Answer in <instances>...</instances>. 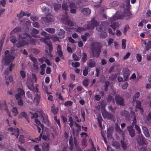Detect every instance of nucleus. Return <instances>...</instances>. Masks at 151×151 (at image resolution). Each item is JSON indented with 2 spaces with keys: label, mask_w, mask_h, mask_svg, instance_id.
<instances>
[{
  "label": "nucleus",
  "mask_w": 151,
  "mask_h": 151,
  "mask_svg": "<svg viewBox=\"0 0 151 151\" xmlns=\"http://www.w3.org/2000/svg\"><path fill=\"white\" fill-rule=\"evenodd\" d=\"M82 58L81 60L83 62H84L87 60V55L86 53L83 52L82 54Z\"/></svg>",
  "instance_id": "obj_36"
},
{
  "label": "nucleus",
  "mask_w": 151,
  "mask_h": 151,
  "mask_svg": "<svg viewBox=\"0 0 151 151\" xmlns=\"http://www.w3.org/2000/svg\"><path fill=\"white\" fill-rule=\"evenodd\" d=\"M49 147V145L47 143H44L43 144V149L45 150H47L48 149Z\"/></svg>",
  "instance_id": "obj_45"
},
{
  "label": "nucleus",
  "mask_w": 151,
  "mask_h": 151,
  "mask_svg": "<svg viewBox=\"0 0 151 151\" xmlns=\"http://www.w3.org/2000/svg\"><path fill=\"white\" fill-rule=\"evenodd\" d=\"M139 96V93L137 92L134 96V97L133 98V100L132 101V103L133 104L136 103V107L138 108L139 109L141 110V103L140 101H137V98H138Z\"/></svg>",
  "instance_id": "obj_9"
},
{
  "label": "nucleus",
  "mask_w": 151,
  "mask_h": 151,
  "mask_svg": "<svg viewBox=\"0 0 151 151\" xmlns=\"http://www.w3.org/2000/svg\"><path fill=\"white\" fill-rule=\"evenodd\" d=\"M30 19L31 20L33 21H37L38 20V17L34 15L31 16L30 17Z\"/></svg>",
  "instance_id": "obj_52"
},
{
  "label": "nucleus",
  "mask_w": 151,
  "mask_h": 151,
  "mask_svg": "<svg viewBox=\"0 0 151 151\" xmlns=\"http://www.w3.org/2000/svg\"><path fill=\"white\" fill-rule=\"evenodd\" d=\"M20 74L23 78H24L26 76V73L23 71H20Z\"/></svg>",
  "instance_id": "obj_62"
},
{
  "label": "nucleus",
  "mask_w": 151,
  "mask_h": 151,
  "mask_svg": "<svg viewBox=\"0 0 151 151\" xmlns=\"http://www.w3.org/2000/svg\"><path fill=\"white\" fill-rule=\"evenodd\" d=\"M100 51V48L99 47L94 48L92 50V53L93 56L97 58L98 57L99 55Z\"/></svg>",
  "instance_id": "obj_14"
},
{
  "label": "nucleus",
  "mask_w": 151,
  "mask_h": 151,
  "mask_svg": "<svg viewBox=\"0 0 151 151\" xmlns=\"http://www.w3.org/2000/svg\"><path fill=\"white\" fill-rule=\"evenodd\" d=\"M35 121L36 125L37 127L38 132L40 133L41 128H42L43 129V126L40 124V122L38 119H36Z\"/></svg>",
  "instance_id": "obj_17"
},
{
  "label": "nucleus",
  "mask_w": 151,
  "mask_h": 151,
  "mask_svg": "<svg viewBox=\"0 0 151 151\" xmlns=\"http://www.w3.org/2000/svg\"><path fill=\"white\" fill-rule=\"evenodd\" d=\"M89 83V79L88 78L85 79L83 82V84L85 86H87Z\"/></svg>",
  "instance_id": "obj_42"
},
{
  "label": "nucleus",
  "mask_w": 151,
  "mask_h": 151,
  "mask_svg": "<svg viewBox=\"0 0 151 151\" xmlns=\"http://www.w3.org/2000/svg\"><path fill=\"white\" fill-rule=\"evenodd\" d=\"M73 104V102L71 101H67L64 103V105L65 106H70L71 105Z\"/></svg>",
  "instance_id": "obj_47"
},
{
  "label": "nucleus",
  "mask_w": 151,
  "mask_h": 151,
  "mask_svg": "<svg viewBox=\"0 0 151 151\" xmlns=\"http://www.w3.org/2000/svg\"><path fill=\"white\" fill-rule=\"evenodd\" d=\"M61 19L63 23L70 26H72L73 25V23L69 20L68 17L66 14L63 16V18Z\"/></svg>",
  "instance_id": "obj_8"
},
{
  "label": "nucleus",
  "mask_w": 151,
  "mask_h": 151,
  "mask_svg": "<svg viewBox=\"0 0 151 151\" xmlns=\"http://www.w3.org/2000/svg\"><path fill=\"white\" fill-rule=\"evenodd\" d=\"M122 72L124 80H127L128 76L130 74L129 70L128 68H126L123 70Z\"/></svg>",
  "instance_id": "obj_12"
},
{
  "label": "nucleus",
  "mask_w": 151,
  "mask_h": 151,
  "mask_svg": "<svg viewBox=\"0 0 151 151\" xmlns=\"http://www.w3.org/2000/svg\"><path fill=\"white\" fill-rule=\"evenodd\" d=\"M129 29V26L128 25H127L125 26V27L124 29L123 32V33L124 34L126 35V34L127 32V31L128 30V29Z\"/></svg>",
  "instance_id": "obj_44"
},
{
  "label": "nucleus",
  "mask_w": 151,
  "mask_h": 151,
  "mask_svg": "<svg viewBox=\"0 0 151 151\" xmlns=\"http://www.w3.org/2000/svg\"><path fill=\"white\" fill-rule=\"evenodd\" d=\"M51 111L54 114H56L58 112V109L55 108V106L53 105L51 106Z\"/></svg>",
  "instance_id": "obj_31"
},
{
  "label": "nucleus",
  "mask_w": 151,
  "mask_h": 151,
  "mask_svg": "<svg viewBox=\"0 0 151 151\" xmlns=\"http://www.w3.org/2000/svg\"><path fill=\"white\" fill-rule=\"evenodd\" d=\"M131 112H132V116L133 117V118H134V120L132 122V124H135L136 122V117L134 113L132 111H131Z\"/></svg>",
  "instance_id": "obj_53"
},
{
  "label": "nucleus",
  "mask_w": 151,
  "mask_h": 151,
  "mask_svg": "<svg viewBox=\"0 0 151 151\" xmlns=\"http://www.w3.org/2000/svg\"><path fill=\"white\" fill-rule=\"evenodd\" d=\"M109 84V82H106L105 83V84L104 85V89L106 91H107V87Z\"/></svg>",
  "instance_id": "obj_58"
},
{
  "label": "nucleus",
  "mask_w": 151,
  "mask_h": 151,
  "mask_svg": "<svg viewBox=\"0 0 151 151\" xmlns=\"http://www.w3.org/2000/svg\"><path fill=\"white\" fill-rule=\"evenodd\" d=\"M110 5L111 6H117L118 4V2L117 1H113L110 4Z\"/></svg>",
  "instance_id": "obj_51"
},
{
  "label": "nucleus",
  "mask_w": 151,
  "mask_h": 151,
  "mask_svg": "<svg viewBox=\"0 0 151 151\" xmlns=\"http://www.w3.org/2000/svg\"><path fill=\"white\" fill-rule=\"evenodd\" d=\"M25 35L27 37L26 39H25V37L22 36L21 34H19L17 35V36L18 37V40L19 41L17 43H16L17 41L16 37L14 36L11 37L10 41L12 43H13L17 47H19L23 46L28 43L26 41V40H27V41L29 42V40H28V39L30 38V36L29 35L26 33Z\"/></svg>",
  "instance_id": "obj_2"
},
{
  "label": "nucleus",
  "mask_w": 151,
  "mask_h": 151,
  "mask_svg": "<svg viewBox=\"0 0 151 151\" xmlns=\"http://www.w3.org/2000/svg\"><path fill=\"white\" fill-rule=\"evenodd\" d=\"M142 129L143 130V132L145 134V136L147 137H150V135L149 133L148 130L146 127L143 126Z\"/></svg>",
  "instance_id": "obj_22"
},
{
  "label": "nucleus",
  "mask_w": 151,
  "mask_h": 151,
  "mask_svg": "<svg viewBox=\"0 0 151 151\" xmlns=\"http://www.w3.org/2000/svg\"><path fill=\"white\" fill-rule=\"evenodd\" d=\"M61 7V5L60 4H56L54 6V9L55 10L57 11L59 10Z\"/></svg>",
  "instance_id": "obj_43"
},
{
  "label": "nucleus",
  "mask_w": 151,
  "mask_h": 151,
  "mask_svg": "<svg viewBox=\"0 0 151 151\" xmlns=\"http://www.w3.org/2000/svg\"><path fill=\"white\" fill-rule=\"evenodd\" d=\"M128 86V83H125L122 86V88L124 89H126L127 88Z\"/></svg>",
  "instance_id": "obj_59"
},
{
  "label": "nucleus",
  "mask_w": 151,
  "mask_h": 151,
  "mask_svg": "<svg viewBox=\"0 0 151 151\" xmlns=\"http://www.w3.org/2000/svg\"><path fill=\"white\" fill-rule=\"evenodd\" d=\"M18 93L16 95V98L17 99H19L20 98L21 96L24 95V91L21 89H18Z\"/></svg>",
  "instance_id": "obj_16"
},
{
  "label": "nucleus",
  "mask_w": 151,
  "mask_h": 151,
  "mask_svg": "<svg viewBox=\"0 0 151 151\" xmlns=\"http://www.w3.org/2000/svg\"><path fill=\"white\" fill-rule=\"evenodd\" d=\"M81 12L84 15H87L89 14L91 12V10L88 8H84L81 10Z\"/></svg>",
  "instance_id": "obj_19"
},
{
  "label": "nucleus",
  "mask_w": 151,
  "mask_h": 151,
  "mask_svg": "<svg viewBox=\"0 0 151 151\" xmlns=\"http://www.w3.org/2000/svg\"><path fill=\"white\" fill-rule=\"evenodd\" d=\"M12 112L14 116H16L18 114V111L17 108L15 107H13L12 109Z\"/></svg>",
  "instance_id": "obj_32"
},
{
  "label": "nucleus",
  "mask_w": 151,
  "mask_h": 151,
  "mask_svg": "<svg viewBox=\"0 0 151 151\" xmlns=\"http://www.w3.org/2000/svg\"><path fill=\"white\" fill-rule=\"evenodd\" d=\"M32 80L31 78H28L27 80L26 85L27 87L30 90L33 91L34 90V87L33 84V81H36V77L35 75L32 74Z\"/></svg>",
  "instance_id": "obj_5"
},
{
  "label": "nucleus",
  "mask_w": 151,
  "mask_h": 151,
  "mask_svg": "<svg viewBox=\"0 0 151 151\" xmlns=\"http://www.w3.org/2000/svg\"><path fill=\"white\" fill-rule=\"evenodd\" d=\"M68 122H69V124L70 127H72L73 124V122L72 117H70L68 120Z\"/></svg>",
  "instance_id": "obj_41"
},
{
  "label": "nucleus",
  "mask_w": 151,
  "mask_h": 151,
  "mask_svg": "<svg viewBox=\"0 0 151 151\" xmlns=\"http://www.w3.org/2000/svg\"><path fill=\"white\" fill-rule=\"evenodd\" d=\"M52 38L54 41H56L58 40V38L55 35H52L51 36H50V39Z\"/></svg>",
  "instance_id": "obj_54"
},
{
  "label": "nucleus",
  "mask_w": 151,
  "mask_h": 151,
  "mask_svg": "<svg viewBox=\"0 0 151 151\" xmlns=\"http://www.w3.org/2000/svg\"><path fill=\"white\" fill-rule=\"evenodd\" d=\"M21 30V28L20 27H17L14 29V30L11 33L12 34L14 33H16Z\"/></svg>",
  "instance_id": "obj_46"
},
{
  "label": "nucleus",
  "mask_w": 151,
  "mask_h": 151,
  "mask_svg": "<svg viewBox=\"0 0 151 151\" xmlns=\"http://www.w3.org/2000/svg\"><path fill=\"white\" fill-rule=\"evenodd\" d=\"M69 6L70 13L73 14L76 13L77 8L75 3L73 2L69 4Z\"/></svg>",
  "instance_id": "obj_10"
},
{
  "label": "nucleus",
  "mask_w": 151,
  "mask_h": 151,
  "mask_svg": "<svg viewBox=\"0 0 151 151\" xmlns=\"http://www.w3.org/2000/svg\"><path fill=\"white\" fill-rule=\"evenodd\" d=\"M24 117L25 119H26L27 121L29 122V121L28 119L27 116L26 115V113L24 112H22L20 113L19 116V118H21L22 117Z\"/></svg>",
  "instance_id": "obj_24"
},
{
  "label": "nucleus",
  "mask_w": 151,
  "mask_h": 151,
  "mask_svg": "<svg viewBox=\"0 0 151 151\" xmlns=\"http://www.w3.org/2000/svg\"><path fill=\"white\" fill-rule=\"evenodd\" d=\"M45 30L47 32L51 34L54 33L55 32V29L53 28H47L45 29Z\"/></svg>",
  "instance_id": "obj_29"
},
{
  "label": "nucleus",
  "mask_w": 151,
  "mask_h": 151,
  "mask_svg": "<svg viewBox=\"0 0 151 151\" xmlns=\"http://www.w3.org/2000/svg\"><path fill=\"white\" fill-rule=\"evenodd\" d=\"M41 35H43L45 37L44 38H41L40 39V40L45 43L47 45V48L49 49L50 52L52 50V47L51 44L50 42H47L46 40H49L50 39V35H47V33L43 31L41 33Z\"/></svg>",
  "instance_id": "obj_3"
},
{
  "label": "nucleus",
  "mask_w": 151,
  "mask_h": 151,
  "mask_svg": "<svg viewBox=\"0 0 151 151\" xmlns=\"http://www.w3.org/2000/svg\"><path fill=\"white\" fill-rule=\"evenodd\" d=\"M38 31L35 29H33L31 33V35L35 37H36L35 35L36 34H37L38 33Z\"/></svg>",
  "instance_id": "obj_33"
},
{
  "label": "nucleus",
  "mask_w": 151,
  "mask_h": 151,
  "mask_svg": "<svg viewBox=\"0 0 151 151\" xmlns=\"http://www.w3.org/2000/svg\"><path fill=\"white\" fill-rule=\"evenodd\" d=\"M89 34L88 33H85L84 35L81 36V38L84 42H85L86 41L87 38L89 37Z\"/></svg>",
  "instance_id": "obj_30"
},
{
  "label": "nucleus",
  "mask_w": 151,
  "mask_h": 151,
  "mask_svg": "<svg viewBox=\"0 0 151 151\" xmlns=\"http://www.w3.org/2000/svg\"><path fill=\"white\" fill-rule=\"evenodd\" d=\"M121 144L122 147L124 149H125L126 148L127 145L123 141H121Z\"/></svg>",
  "instance_id": "obj_56"
},
{
  "label": "nucleus",
  "mask_w": 151,
  "mask_h": 151,
  "mask_svg": "<svg viewBox=\"0 0 151 151\" xmlns=\"http://www.w3.org/2000/svg\"><path fill=\"white\" fill-rule=\"evenodd\" d=\"M81 135L82 137H83V136H84L83 137V138L82 140V145L83 147H85L87 145V143L85 139H84V138L87 137V135L86 133L82 132L81 134Z\"/></svg>",
  "instance_id": "obj_15"
},
{
  "label": "nucleus",
  "mask_w": 151,
  "mask_h": 151,
  "mask_svg": "<svg viewBox=\"0 0 151 151\" xmlns=\"http://www.w3.org/2000/svg\"><path fill=\"white\" fill-rule=\"evenodd\" d=\"M102 115L104 118L108 119H112L113 117L112 115L109 114L106 111H104L102 113Z\"/></svg>",
  "instance_id": "obj_18"
},
{
  "label": "nucleus",
  "mask_w": 151,
  "mask_h": 151,
  "mask_svg": "<svg viewBox=\"0 0 151 151\" xmlns=\"http://www.w3.org/2000/svg\"><path fill=\"white\" fill-rule=\"evenodd\" d=\"M80 65V63L78 62H76L75 63H72V65L73 67L77 68Z\"/></svg>",
  "instance_id": "obj_50"
},
{
  "label": "nucleus",
  "mask_w": 151,
  "mask_h": 151,
  "mask_svg": "<svg viewBox=\"0 0 151 151\" xmlns=\"http://www.w3.org/2000/svg\"><path fill=\"white\" fill-rule=\"evenodd\" d=\"M26 14L24 12H23L21 11L20 13L18 14H17V16L19 18H21L22 17L24 16H26Z\"/></svg>",
  "instance_id": "obj_38"
},
{
  "label": "nucleus",
  "mask_w": 151,
  "mask_h": 151,
  "mask_svg": "<svg viewBox=\"0 0 151 151\" xmlns=\"http://www.w3.org/2000/svg\"><path fill=\"white\" fill-rule=\"evenodd\" d=\"M136 58L137 60L140 62L142 60V56L141 55L137 54L136 55Z\"/></svg>",
  "instance_id": "obj_49"
},
{
  "label": "nucleus",
  "mask_w": 151,
  "mask_h": 151,
  "mask_svg": "<svg viewBox=\"0 0 151 151\" xmlns=\"http://www.w3.org/2000/svg\"><path fill=\"white\" fill-rule=\"evenodd\" d=\"M135 128L136 129L138 133L139 134V136L138 137L137 139V142L139 145H142L143 144L146 145L147 144V142L145 140V139L142 136V135H140L141 133L140 129L139 126L135 125Z\"/></svg>",
  "instance_id": "obj_4"
},
{
  "label": "nucleus",
  "mask_w": 151,
  "mask_h": 151,
  "mask_svg": "<svg viewBox=\"0 0 151 151\" xmlns=\"http://www.w3.org/2000/svg\"><path fill=\"white\" fill-rule=\"evenodd\" d=\"M9 130L12 132V135H14L16 138H17L19 134V130L17 128H15L14 129L12 127H11L9 129Z\"/></svg>",
  "instance_id": "obj_11"
},
{
  "label": "nucleus",
  "mask_w": 151,
  "mask_h": 151,
  "mask_svg": "<svg viewBox=\"0 0 151 151\" xmlns=\"http://www.w3.org/2000/svg\"><path fill=\"white\" fill-rule=\"evenodd\" d=\"M14 58L13 56L6 55L4 57L3 63L5 65H8Z\"/></svg>",
  "instance_id": "obj_7"
},
{
  "label": "nucleus",
  "mask_w": 151,
  "mask_h": 151,
  "mask_svg": "<svg viewBox=\"0 0 151 151\" xmlns=\"http://www.w3.org/2000/svg\"><path fill=\"white\" fill-rule=\"evenodd\" d=\"M14 65L11 63L9 65V68H7L6 70V71L5 72V73H4L5 74L6 73V71H8L9 70L10 71H11L12 70V68L14 67Z\"/></svg>",
  "instance_id": "obj_37"
},
{
  "label": "nucleus",
  "mask_w": 151,
  "mask_h": 151,
  "mask_svg": "<svg viewBox=\"0 0 151 151\" xmlns=\"http://www.w3.org/2000/svg\"><path fill=\"white\" fill-rule=\"evenodd\" d=\"M88 67H86L85 69L83 70V74L84 76H86L88 74Z\"/></svg>",
  "instance_id": "obj_48"
},
{
  "label": "nucleus",
  "mask_w": 151,
  "mask_h": 151,
  "mask_svg": "<svg viewBox=\"0 0 151 151\" xmlns=\"http://www.w3.org/2000/svg\"><path fill=\"white\" fill-rule=\"evenodd\" d=\"M27 97L29 99H32V94L29 91L27 92L26 93Z\"/></svg>",
  "instance_id": "obj_64"
},
{
  "label": "nucleus",
  "mask_w": 151,
  "mask_h": 151,
  "mask_svg": "<svg viewBox=\"0 0 151 151\" xmlns=\"http://www.w3.org/2000/svg\"><path fill=\"white\" fill-rule=\"evenodd\" d=\"M43 20L46 24H47L49 22L52 21L50 18L48 19V17H45L43 18Z\"/></svg>",
  "instance_id": "obj_39"
},
{
  "label": "nucleus",
  "mask_w": 151,
  "mask_h": 151,
  "mask_svg": "<svg viewBox=\"0 0 151 151\" xmlns=\"http://www.w3.org/2000/svg\"><path fill=\"white\" fill-rule=\"evenodd\" d=\"M86 29L83 27H77L75 28V30L77 32H81L86 30Z\"/></svg>",
  "instance_id": "obj_25"
},
{
  "label": "nucleus",
  "mask_w": 151,
  "mask_h": 151,
  "mask_svg": "<svg viewBox=\"0 0 151 151\" xmlns=\"http://www.w3.org/2000/svg\"><path fill=\"white\" fill-rule=\"evenodd\" d=\"M87 63L89 66L91 68H92L95 66V61L93 60H89Z\"/></svg>",
  "instance_id": "obj_23"
},
{
  "label": "nucleus",
  "mask_w": 151,
  "mask_h": 151,
  "mask_svg": "<svg viewBox=\"0 0 151 151\" xmlns=\"http://www.w3.org/2000/svg\"><path fill=\"white\" fill-rule=\"evenodd\" d=\"M95 99L96 101H99L101 99V97L99 95H96L95 96Z\"/></svg>",
  "instance_id": "obj_63"
},
{
  "label": "nucleus",
  "mask_w": 151,
  "mask_h": 151,
  "mask_svg": "<svg viewBox=\"0 0 151 151\" xmlns=\"http://www.w3.org/2000/svg\"><path fill=\"white\" fill-rule=\"evenodd\" d=\"M128 130L129 132V134L132 137L134 136V131L133 128L132 126H130L127 127Z\"/></svg>",
  "instance_id": "obj_20"
},
{
  "label": "nucleus",
  "mask_w": 151,
  "mask_h": 151,
  "mask_svg": "<svg viewBox=\"0 0 151 151\" xmlns=\"http://www.w3.org/2000/svg\"><path fill=\"white\" fill-rule=\"evenodd\" d=\"M65 32L63 29H60V32H59L58 35L59 37L61 38H63L64 37V34Z\"/></svg>",
  "instance_id": "obj_27"
},
{
  "label": "nucleus",
  "mask_w": 151,
  "mask_h": 151,
  "mask_svg": "<svg viewBox=\"0 0 151 151\" xmlns=\"http://www.w3.org/2000/svg\"><path fill=\"white\" fill-rule=\"evenodd\" d=\"M42 139L45 140H47V139H50L51 138L50 137V136L47 135V136L45 135H43L42 137Z\"/></svg>",
  "instance_id": "obj_60"
},
{
  "label": "nucleus",
  "mask_w": 151,
  "mask_h": 151,
  "mask_svg": "<svg viewBox=\"0 0 151 151\" xmlns=\"http://www.w3.org/2000/svg\"><path fill=\"white\" fill-rule=\"evenodd\" d=\"M68 6L66 2H63L62 6L63 9L66 11L68 10Z\"/></svg>",
  "instance_id": "obj_34"
},
{
  "label": "nucleus",
  "mask_w": 151,
  "mask_h": 151,
  "mask_svg": "<svg viewBox=\"0 0 151 151\" xmlns=\"http://www.w3.org/2000/svg\"><path fill=\"white\" fill-rule=\"evenodd\" d=\"M98 23L94 20H92L91 22V24L90 26H88V29L90 28H93L95 26H96V29L98 31H100L101 30H103V27H101V26L97 25Z\"/></svg>",
  "instance_id": "obj_6"
},
{
  "label": "nucleus",
  "mask_w": 151,
  "mask_h": 151,
  "mask_svg": "<svg viewBox=\"0 0 151 151\" xmlns=\"http://www.w3.org/2000/svg\"><path fill=\"white\" fill-rule=\"evenodd\" d=\"M24 137L23 136L20 135L19 137V140L21 143H22L24 142Z\"/></svg>",
  "instance_id": "obj_57"
},
{
  "label": "nucleus",
  "mask_w": 151,
  "mask_h": 151,
  "mask_svg": "<svg viewBox=\"0 0 151 151\" xmlns=\"http://www.w3.org/2000/svg\"><path fill=\"white\" fill-rule=\"evenodd\" d=\"M117 102L120 105H123L124 104V99L120 96H118L116 98Z\"/></svg>",
  "instance_id": "obj_21"
},
{
  "label": "nucleus",
  "mask_w": 151,
  "mask_h": 151,
  "mask_svg": "<svg viewBox=\"0 0 151 151\" xmlns=\"http://www.w3.org/2000/svg\"><path fill=\"white\" fill-rule=\"evenodd\" d=\"M114 42V40L112 38H110L108 41V45H110L111 44Z\"/></svg>",
  "instance_id": "obj_61"
},
{
  "label": "nucleus",
  "mask_w": 151,
  "mask_h": 151,
  "mask_svg": "<svg viewBox=\"0 0 151 151\" xmlns=\"http://www.w3.org/2000/svg\"><path fill=\"white\" fill-rule=\"evenodd\" d=\"M124 17H125L127 19H129L132 18V14L129 10H127L125 11L123 15H119L117 14H115L112 18L110 19L109 22H111V23L110 26L114 30L119 26V24L114 22V21L116 20L122 19Z\"/></svg>",
  "instance_id": "obj_1"
},
{
  "label": "nucleus",
  "mask_w": 151,
  "mask_h": 151,
  "mask_svg": "<svg viewBox=\"0 0 151 151\" xmlns=\"http://www.w3.org/2000/svg\"><path fill=\"white\" fill-rule=\"evenodd\" d=\"M106 31H107L106 30V29H104L103 32L100 35V37L102 38H106L107 36V35L106 33Z\"/></svg>",
  "instance_id": "obj_40"
},
{
  "label": "nucleus",
  "mask_w": 151,
  "mask_h": 151,
  "mask_svg": "<svg viewBox=\"0 0 151 151\" xmlns=\"http://www.w3.org/2000/svg\"><path fill=\"white\" fill-rule=\"evenodd\" d=\"M36 93L34 99V103L36 105H37L39 104L40 101V97L39 93L35 92Z\"/></svg>",
  "instance_id": "obj_13"
},
{
  "label": "nucleus",
  "mask_w": 151,
  "mask_h": 151,
  "mask_svg": "<svg viewBox=\"0 0 151 151\" xmlns=\"http://www.w3.org/2000/svg\"><path fill=\"white\" fill-rule=\"evenodd\" d=\"M4 107L3 108V109H4L7 113V114H8V115L10 116V114L9 110L7 109V106L6 104H4L3 105Z\"/></svg>",
  "instance_id": "obj_35"
},
{
  "label": "nucleus",
  "mask_w": 151,
  "mask_h": 151,
  "mask_svg": "<svg viewBox=\"0 0 151 151\" xmlns=\"http://www.w3.org/2000/svg\"><path fill=\"white\" fill-rule=\"evenodd\" d=\"M73 57L74 60H78L80 58L78 57L75 54H73Z\"/></svg>",
  "instance_id": "obj_55"
},
{
  "label": "nucleus",
  "mask_w": 151,
  "mask_h": 151,
  "mask_svg": "<svg viewBox=\"0 0 151 151\" xmlns=\"http://www.w3.org/2000/svg\"><path fill=\"white\" fill-rule=\"evenodd\" d=\"M61 47L60 45H58L57 48V53L58 54V55L61 57L62 55V52L61 50Z\"/></svg>",
  "instance_id": "obj_26"
},
{
  "label": "nucleus",
  "mask_w": 151,
  "mask_h": 151,
  "mask_svg": "<svg viewBox=\"0 0 151 151\" xmlns=\"http://www.w3.org/2000/svg\"><path fill=\"white\" fill-rule=\"evenodd\" d=\"M151 47V41H148L146 45L144 50L145 51L148 50Z\"/></svg>",
  "instance_id": "obj_28"
}]
</instances>
